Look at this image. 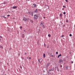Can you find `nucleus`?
<instances>
[{"label":"nucleus","instance_id":"obj_40","mask_svg":"<svg viewBox=\"0 0 75 75\" xmlns=\"http://www.w3.org/2000/svg\"><path fill=\"white\" fill-rule=\"evenodd\" d=\"M74 62H71V63H73Z\"/></svg>","mask_w":75,"mask_h":75},{"label":"nucleus","instance_id":"obj_12","mask_svg":"<svg viewBox=\"0 0 75 75\" xmlns=\"http://www.w3.org/2000/svg\"><path fill=\"white\" fill-rule=\"evenodd\" d=\"M62 14L61 13L60 14V17H62Z\"/></svg>","mask_w":75,"mask_h":75},{"label":"nucleus","instance_id":"obj_18","mask_svg":"<svg viewBox=\"0 0 75 75\" xmlns=\"http://www.w3.org/2000/svg\"><path fill=\"white\" fill-rule=\"evenodd\" d=\"M38 11H41V10L40 9H38Z\"/></svg>","mask_w":75,"mask_h":75},{"label":"nucleus","instance_id":"obj_30","mask_svg":"<svg viewBox=\"0 0 75 75\" xmlns=\"http://www.w3.org/2000/svg\"><path fill=\"white\" fill-rule=\"evenodd\" d=\"M47 48H49V46H47Z\"/></svg>","mask_w":75,"mask_h":75},{"label":"nucleus","instance_id":"obj_47","mask_svg":"<svg viewBox=\"0 0 75 75\" xmlns=\"http://www.w3.org/2000/svg\"><path fill=\"white\" fill-rule=\"evenodd\" d=\"M30 0H28V1H30Z\"/></svg>","mask_w":75,"mask_h":75},{"label":"nucleus","instance_id":"obj_37","mask_svg":"<svg viewBox=\"0 0 75 75\" xmlns=\"http://www.w3.org/2000/svg\"><path fill=\"white\" fill-rule=\"evenodd\" d=\"M15 18H13V20H14V19H15Z\"/></svg>","mask_w":75,"mask_h":75},{"label":"nucleus","instance_id":"obj_15","mask_svg":"<svg viewBox=\"0 0 75 75\" xmlns=\"http://www.w3.org/2000/svg\"><path fill=\"white\" fill-rule=\"evenodd\" d=\"M65 1H66V2H67V3L68 2V0H65Z\"/></svg>","mask_w":75,"mask_h":75},{"label":"nucleus","instance_id":"obj_10","mask_svg":"<svg viewBox=\"0 0 75 75\" xmlns=\"http://www.w3.org/2000/svg\"><path fill=\"white\" fill-rule=\"evenodd\" d=\"M61 54H60L58 56V58H59V57H61Z\"/></svg>","mask_w":75,"mask_h":75},{"label":"nucleus","instance_id":"obj_16","mask_svg":"<svg viewBox=\"0 0 75 75\" xmlns=\"http://www.w3.org/2000/svg\"><path fill=\"white\" fill-rule=\"evenodd\" d=\"M56 54H58V52H56Z\"/></svg>","mask_w":75,"mask_h":75},{"label":"nucleus","instance_id":"obj_25","mask_svg":"<svg viewBox=\"0 0 75 75\" xmlns=\"http://www.w3.org/2000/svg\"><path fill=\"white\" fill-rule=\"evenodd\" d=\"M63 14H66V13H65V12H64L63 13Z\"/></svg>","mask_w":75,"mask_h":75},{"label":"nucleus","instance_id":"obj_43","mask_svg":"<svg viewBox=\"0 0 75 75\" xmlns=\"http://www.w3.org/2000/svg\"><path fill=\"white\" fill-rule=\"evenodd\" d=\"M4 18H6V17H4Z\"/></svg>","mask_w":75,"mask_h":75},{"label":"nucleus","instance_id":"obj_46","mask_svg":"<svg viewBox=\"0 0 75 75\" xmlns=\"http://www.w3.org/2000/svg\"><path fill=\"white\" fill-rule=\"evenodd\" d=\"M41 24H42V23H41Z\"/></svg>","mask_w":75,"mask_h":75},{"label":"nucleus","instance_id":"obj_28","mask_svg":"<svg viewBox=\"0 0 75 75\" xmlns=\"http://www.w3.org/2000/svg\"><path fill=\"white\" fill-rule=\"evenodd\" d=\"M1 39H2V38H0V41H1Z\"/></svg>","mask_w":75,"mask_h":75},{"label":"nucleus","instance_id":"obj_4","mask_svg":"<svg viewBox=\"0 0 75 75\" xmlns=\"http://www.w3.org/2000/svg\"><path fill=\"white\" fill-rule=\"evenodd\" d=\"M38 62H41L42 61V59H41L38 60Z\"/></svg>","mask_w":75,"mask_h":75},{"label":"nucleus","instance_id":"obj_26","mask_svg":"<svg viewBox=\"0 0 75 75\" xmlns=\"http://www.w3.org/2000/svg\"><path fill=\"white\" fill-rule=\"evenodd\" d=\"M20 28L21 29L23 28V27H22V26H20Z\"/></svg>","mask_w":75,"mask_h":75},{"label":"nucleus","instance_id":"obj_29","mask_svg":"<svg viewBox=\"0 0 75 75\" xmlns=\"http://www.w3.org/2000/svg\"><path fill=\"white\" fill-rule=\"evenodd\" d=\"M62 67V65H61L60 66V67Z\"/></svg>","mask_w":75,"mask_h":75},{"label":"nucleus","instance_id":"obj_48","mask_svg":"<svg viewBox=\"0 0 75 75\" xmlns=\"http://www.w3.org/2000/svg\"><path fill=\"white\" fill-rule=\"evenodd\" d=\"M5 75H6V74H5Z\"/></svg>","mask_w":75,"mask_h":75},{"label":"nucleus","instance_id":"obj_9","mask_svg":"<svg viewBox=\"0 0 75 75\" xmlns=\"http://www.w3.org/2000/svg\"><path fill=\"white\" fill-rule=\"evenodd\" d=\"M43 57H44V58H45V54H43Z\"/></svg>","mask_w":75,"mask_h":75},{"label":"nucleus","instance_id":"obj_13","mask_svg":"<svg viewBox=\"0 0 75 75\" xmlns=\"http://www.w3.org/2000/svg\"><path fill=\"white\" fill-rule=\"evenodd\" d=\"M48 36L49 37H51V35L49 34L48 35Z\"/></svg>","mask_w":75,"mask_h":75},{"label":"nucleus","instance_id":"obj_33","mask_svg":"<svg viewBox=\"0 0 75 75\" xmlns=\"http://www.w3.org/2000/svg\"><path fill=\"white\" fill-rule=\"evenodd\" d=\"M0 47H1V48H3V47H2V46H1Z\"/></svg>","mask_w":75,"mask_h":75},{"label":"nucleus","instance_id":"obj_36","mask_svg":"<svg viewBox=\"0 0 75 75\" xmlns=\"http://www.w3.org/2000/svg\"><path fill=\"white\" fill-rule=\"evenodd\" d=\"M20 67L21 68V69H22V67L21 66Z\"/></svg>","mask_w":75,"mask_h":75},{"label":"nucleus","instance_id":"obj_44","mask_svg":"<svg viewBox=\"0 0 75 75\" xmlns=\"http://www.w3.org/2000/svg\"><path fill=\"white\" fill-rule=\"evenodd\" d=\"M29 59H31V57H29Z\"/></svg>","mask_w":75,"mask_h":75},{"label":"nucleus","instance_id":"obj_32","mask_svg":"<svg viewBox=\"0 0 75 75\" xmlns=\"http://www.w3.org/2000/svg\"><path fill=\"white\" fill-rule=\"evenodd\" d=\"M31 23H33V20H32Z\"/></svg>","mask_w":75,"mask_h":75},{"label":"nucleus","instance_id":"obj_23","mask_svg":"<svg viewBox=\"0 0 75 75\" xmlns=\"http://www.w3.org/2000/svg\"><path fill=\"white\" fill-rule=\"evenodd\" d=\"M7 17H9V16H10V15H7Z\"/></svg>","mask_w":75,"mask_h":75},{"label":"nucleus","instance_id":"obj_21","mask_svg":"<svg viewBox=\"0 0 75 75\" xmlns=\"http://www.w3.org/2000/svg\"><path fill=\"white\" fill-rule=\"evenodd\" d=\"M63 7L64 8H66V6H63Z\"/></svg>","mask_w":75,"mask_h":75},{"label":"nucleus","instance_id":"obj_14","mask_svg":"<svg viewBox=\"0 0 75 75\" xmlns=\"http://www.w3.org/2000/svg\"><path fill=\"white\" fill-rule=\"evenodd\" d=\"M57 71H59V68H57Z\"/></svg>","mask_w":75,"mask_h":75},{"label":"nucleus","instance_id":"obj_5","mask_svg":"<svg viewBox=\"0 0 75 75\" xmlns=\"http://www.w3.org/2000/svg\"><path fill=\"white\" fill-rule=\"evenodd\" d=\"M17 7L16 6H13V9H15V8H17Z\"/></svg>","mask_w":75,"mask_h":75},{"label":"nucleus","instance_id":"obj_38","mask_svg":"<svg viewBox=\"0 0 75 75\" xmlns=\"http://www.w3.org/2000/svg\"><path fill=\"white\" fill-rule=\"evenodd\" d=\"M25 55H26V54H27V53H25Z\"/></svg>","mask_w":75,"mask_h":75},{"label":"nucleus","instance_id":"obj_35","mask_svg":"<svg viewBox=\"0 0 75 75\" xmlns=\"http://www.w3.org/2000/svg\"><path fill=\"white\" fill-rule=\"evenodd\" d=\"M46 46V45H44V47H45Z\"/></svg>","mask_w":75,"mask_h":75},{"label":"nucleus","instance_id":"obj_6","mask_svg":"<svg viewBox=\"0 0 75 75\" xmlns=\"http://www.w3.org/2000/svg\"><path fill=\"white\" fill-rule=\"evenodd\" d=\"M63 62V60H59V62Z\"/></svg>","mask_w":75,"mask_h":75},{"label":"nucleus","instance_id":"obj_2","mask_svg":"<svg viewBox=\"0 0 75 75\" xmlns=\"http://www.w3.org/2000/svg\"><path fill=\"white\" fill-rule=\"evenodd\" d=\"M35 7H36V5L34 4H33L32 6L33 8H34Z\"/></svg>","mask_w":75,"mask_h":75},{"label":"nucleus","instance_id":"obj_22","mask_svg":"<svg viewBox=\"0 0 75 75\" xmlns=\"http://www.w3.org/2000/svg\"><path fill=\"white\" fill-rule=\"evenodd\" d=\"M69 35H70V37H72V34H70Z\"/></svg>","mask_w":75,"mask_h":75},{"label":"nucleus","instance_id":"obj_19","mask_svg":"<svg viewBox=\"0 0 75 75\" xmlns=\"http://www.w3.org/2000/svg\"><path fill=\"white\" fill-rule=\"evenodd\" d=\"M42 27H44V28H45V26L44 25H42Z\"/></svg>","mask_w":75,"mask_h":75},{"label":"nucleus","instance_id":"obj_31","mask_svg":"<svg viewBox=\"0 0 75 75\" xmlns=\"http://www.w3.org/2000/svg\"><path fill=\"white\" fill-rule=\"evenodd\" d=\"M66 22H68V20H67V21H66Z\"/></svg>","mask_w":75,"mask_h":75},{"label":"nucleus","instance_id":"obj_20","mask_svg":"<svg viewBox=\"0 0 75 75\" xmlns=\"http://www.w3.org/2000/svg\"><path fill=\"white\" fill-rule=\"evenodd\" d=\"M3 38V37H2V36H0V38Z\"/></svg>","mask_w":75,"mask_h":75},{"label":"nucleus","instance_id":"obj_17","mask_svg":"<svg viewBox=\"0 0 75 75\" xmlns=\"http://www.w3.org/2000/svg\"><path fill=\"white\" fill-rule=\"evenodd\" d=\"M50 63H48V64L47 65V66H48H48H49V65H50Z\"/></svg>","mask_w":75,"mask_h":75},{"label":"nucleus","instance_id":"obj_39","mask_svg":"<svg viewBox=\"0 0 75 75\" xmlns=\"http://www.w3.org/2000/svg\"><path fill=\"white\" fill-rule=\"evenodd\" d=\"M30 37H31V38H32V36H31Z\"/></svg>","mask_w":75,"mask_h":75},{"label":"nucleus","instance_id":"obj_41","mask_svg":"<svg viewBox=\"0 0 75 75\" xmlns=\"http://www.w3.org/2000/svg\"><path fill=\"white\" fill-rule=\"evenodd\" d=\"M44 18H45V17H43Z\"/></svg>","mask_w":75,"mask_h":75},{"label":"nucleus","instance_id":"obj_1","mask_svg":"<svg viewBox=\"0 0 75 75\" xmlns=\"http://www.w3.org/2000/svg\"><path fill=\"white\" fill-rule=\"evenodd\" d=\"M34 16V19H35L36 20H37L38 17H39L38 15H35Z\"/></svg>","mask_w":75,"mask_h":75},{"label":"nucleus","instance_id":"obj_24","mask_svg":"<svg viewBox=\"0 0 75 75\" xmlns=\"http://www.w3.org/2000/svg\"><path fill=\"white\" fill-rule=\"evenodd\" d=\"M64 37V35H62V37Z\"/></svg>","mask_w":75,"mask_h":75},{"label":"nucleus","instance_id":"obj_27","mask_svg":"<svg viewBox=\"0 0 75 75\" xmlns=\"http://www.w3.org/2000/svg\"><path fill=\"white\" fill-rule=\"evenodd\" d=\"M68 67H66V69H68Z\"/></svg>","mask_w":75,"mask_h":75},{"label":"nucleus","instance_id":"obj_42","mask_svg":"<svg viewBox=\"0 0 75 75\" xmlns=\"http://www.w3.org/2000/svg\"><path fill=\"white\" fill-rule=\"evenodd\" d=\"M51 57H54V56L52 55V56H51Z\"/></svg>","mask_w":75,"mask_h":75},{"label":"nucleus","instance_id":"obj_7","mask_svg":"<svg viewBox=\"0 0 75 75\" xmlns=\"http://www.w3.org/2000/svg\"><path fill=\"white\" fill-rule=\"evenodd\" d=\"M34 12L35 13H37L38 12V10L37 9H36Z\"/></svg>","mask_w":75,"mask_h":75},{"label":"nucleus","instance_id":"obj_3","mask_svg":"<svg viewBox=\"0 0 75 75\" xmlns=\"http://www.w3.org/2000/svg\"><path fill=\"white\" fill-rule=\"evenodd\" d=\"M23 21H27V18L25 17H24L23 19Z\"/></svg>","mask_w":75,"mask_h":75},{"label":"nucleus","instance_id":"obj_34","mask_svg":"<svg viewBox=\"0 0 75 75\" xmlns=\"http://www.w3.org/2000/svg\"><path fill=\"white\" fill-rule=\"evenodd\" d=\"M64 8H62V10H64Z\"/></svg>","mask_w":75,"mask_h":75},{"label":"nucleus","instance_id":"obj_11","mask_svg":"<svg viewBox=\"0 0 75 75\" xmlns=\"http://www.w3.org/2000/svg\"><path fill=\"white\" fill-rule=\"evenodd\" d=\"M47 7H48V8H49V6L48 5H46V6H45V7H47Z\"/></svg>","mask_w":75,"mask_h":75},{"label":"nucleus","instance_id":"obj_8","mask_svg":"<svg viewBox=\"0 0 75 75\" xmlns=\"http://www.w3.org/2000/svg\"><path fill=\"white\" fill-rule=\"evenodd\" d=\"M24 34H22V37L23 38H24Z\"/></svg>","mask_w":75,"mask_h":75},{"label":"nucleus","instance_id":"obj_45","mask_svg":"<svg viewBox=\"0 0 75 75\" xmlns=\"http://www.w3.org/2000/svg\"><path fill=\"white\" fill-rule=\"evenodd\" d=\"M3 17H4V16H3Z\"/></svg>","mask_w":75,"mask_h":75}]
</instances>
